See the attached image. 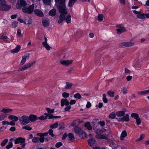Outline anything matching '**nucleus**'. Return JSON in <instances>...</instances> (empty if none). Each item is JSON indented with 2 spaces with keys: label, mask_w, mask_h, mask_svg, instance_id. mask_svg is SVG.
<instances>
[{
  "label": "nucleus",
  "mask_w": 149,
  "mask_h": 149,
  "mask_svg": "<svg viewBox=\"0 0 149 149\" xmlns=\"http://www.w3.org/2000/svg\"><path fill=\"white\" fill-rule=\"evenodd\" d=\"M42 134L41 133H38L37 135L40 136V137H34L32 139V141L34 143H37L39 142L43 143L44 141V138L43 136H41Z\"/></svg>",
  "instance_id": "0eeeda50"
},
{
  "label": "nucleus",
  "mask_w": 149,
  "mask_h": 149,
  "mask_svg": "<svg viewBox=\"0 0 149 149\" xmlns=\"http://www.w3.org/2000/svg\"><path fill=\"white\" fill-rule=\"evenodd\" d=\"M25 21L26 22V24H27L28 25L30 24H31L32 22V20L30 18H28L27 19H25Z\"/></svg>",
  "instance_id": "4d7b16f0"
},
{
  "label": "nucleus",
  "mask_w": 149,
  "mask_h": 149,
  "mask_svg": "<svg viewBox=\"0 0 149 149\" xmlns=\"http://www.w3.org/2000/svg\"><path fill=\"white\" fill-rule=\"evenodd\" d=\"M42 23L43 26L45 27L48 26L49 24V20L48 19H43L42 21Z\"/></svg>",
  "instance_id": "a878e982"
},
{
  "label": "nucleus",
  "mask_w": 149,
  "mask_h": 149,
  "mask_svg": "<svg viewBox=\"0 0 149 149\" xmlns=\"http://www.w3.org/2000/svg\"><path fill=\"white\" fill-rule=\"evenodd\" d=\"M26 5V2L23 0H19L18 1L16 5V8L18 9L21 8L24 13L31 14L32 13L34 10L33 4L29 6L28 7H25Z\"/></svg>",
  "instance_id": "f03ea898"
},
{
  "label": "nucleus",
  "mask_w": 149,
  "mask_h": 149,
  "mask_svg": "<svg viewBox=\"0 0 149 149\" xmlns=\"http://www.w3.org/2000/svg\"><path fill=\"white\" fill-rule=\"evenodd\" d=\"M0 10L2 11H8L11 8V6L6 4L5 0H0Z\"/></svg>",
  "instance_id": "39448f33"
},
{
  "label": "nucleus",
  "mask_w": 149,
  "mask_h": 149,
  "mask_svg": "<svg viewBox=\"0 0 149 149\" xmlns=\"http://www.w3.org/2000/svg\"><path fill=\"white\" fill-rule=\"evenodd\" d=\"M116 113L115 112H112L109 115V117L111 119H114L116 116Z\"/></svg>",
  "instance_id": "4c0bfd02"
},
{
  "label": "nucleus",
  "mask_w": 149,
  "mask_h": 149,
  "mask_svg": "<svg viewBox=\"0 0 149 149\" xmlns=\"http://www.w3.org/2000/svg\"><path fill=\"white\" fill-rule=\"evenodd\" d=\"M136 123L138 125H140L141 123V120L140 118L138 117V118H137L136 119H135Z\"/></svg>",
  "instance_id": "13d9d810"
},
{
  "label": "nucleus",
  "mask_w": 149,
  "mask_h": 149,
  "mask_svg": "<svg viewBox=\"0 0 149 149\" xmlns=\"http://www.w3.org/2000/svg\"><path fill=\"white\" fill-rule=\"evenodd\" d=\"M56 9H54L49 11V14L50 15L53 16L56 14Z\"/></svg>",
  "instance_id": "473e14b6"
},
{
  "label": "nucleus",
  "mask_w": 149,
  "mask_h": 149,
  "mask_svg": "<svg viewBox=\"0 0 149 149\" xmlns=\"http://www.w3.org/2000/svg\"><path fill=\"white\" fill-rule=\"evenodd\" d=\"M137 17L140 19H144L147 18V13H142L137 15Z\"/></svg>",
  "instance_id": "b1692460"
},
{
  "label": "nucleus",
  "mask_w": 149,
  "mask_h": 149,
  "mask_svg": "<svg viewBox=\"0 0 149 149\" xmlns=\"http://www.w3.org/2000/svg\"><path fill=\"white\" fill-rule=\"evenodd\" d=\"M30 120L29 116L24 115L20 118L19 121L21 124L25 125L30 123Z\"/></svg>",
  "instance_id": "423d86ee"
},
{
  "label": "nucleus",
  "mask_w": 149,
  "mask_h": 149,
  "mask_svg": "<svg viewBox=\"0 0 149 149\" xmlns=\"http://www.w3.org/2000/svg\"><path fill=\"white\" fill-rule=\"evenodd\" d=\"M49 134L52 136L53 137L54 136V134L53 133V131L51 129H50L48 131Z\"/></svg>",
  "instance_id": "bf43d9fd"
},
{
  "label": "nucleus",
  "mask_w": 149,
  "mask_h": 149,
  "mask_svg": "<svg viewBox=\"0 0 149 149\" xmlns=\"http://www.w3.org/2000/svg\"><path fill=\"white\" fill-rule=\"evenodd\" d=\"M25 139L24 138L22 137L16 138L14 137L13 138H11L10 139V141L13 142L14 141V143L15 144L20 143L22 148H23L26 145L25 143Z\"/></svg>",
  "instance_id": "20e7f679"
},
{
  "label": "nucleus",
  "mask_w": 149,
  "mask_h": 149,
  "mask_svg": "<svg viewBox=\"0 0 149 149\" xmlns=\"http://www.w3.org/2000/svg\"><path fill=\"white\" fill-rule=\"evenodd\" d=\"M34 12L36 15L39 17H42L44 16V13L40 10L39 9H35Z\"/></svg>",
  "instance_id": "dca6fc26"
},
{
  "label": "nucleus",
  "mask_w": 149,
  "mask_h": 149,
  "mask_svg": "<svg viewBox=\"0 0 149 149\" xmlns=\"http://www.w3.org/2000/svg\"><path fill=\"white\" fill-rule=\"evenodd\" d=\"M38 1H40V0H38ZM43 3L47 5H49L51 2L50 0H42Z\"/></svg>",
  "instance_id": "a18cd8bd"
},
{
  "label": "nucleus",
  "mask_w": 149,
  "mask_h": 149,
  "mask_svg": "<svg viewBox=\"0 0 149 149\" xmlns=\"http://www.w3.org/2000/svg\"><path fill=\"white\" fill-rule=\"evenodd\" d=\"M74 131L82 138H83L84 136H86V133L79 127H76L74 129Z\"/></svg>",
  "instance_id": "6e6552de"
},
{
  "label": "nucleus",
  "mask_w": 149,
  "mask_h": 149,
  "mask_svg": "<svg viewBox=\"0 0 149 149\" xmlns=\"http://www.w3.org/2000/svg\"><path fill=\"white\" fill-rule=\"evenodd\" d=\"M84 126L88 130H91L92 129V127L91 125L89 122H87L86 123L84 124Z\"/></svg>",
  "instance_id": "2f4dec72"
},
{
  "label": "nucleus",
  "mask_w": 149,
  "mask_h": 149,
  "mask_svg": "<svg viewBox=\"0 0 149 149\" xmlns=\"http://www.w3.org/2000/svg\"><path fill=\"white\" fill-rule=\"evenodd\" d=\"M13 110L9 108H3L0 110V112H2L4 114L8 113L12 111Z\"/></svg>",
  "instance_id": "aec40b11"
},
{
  "label": "nucleus",
  "mask_w": 149,
  "mask_h": 149,
  "mask_svg": "<svg viewBox=\"0 0 149 149\" xmlns=\"http://www.w3.org/2000/svg\"><path fill=\"white\" fill-rule=\"evenodd\" d=\"M134 43L131 42H123L121 43V46L122 47H128L132 46L134 45Z\"/></svg>",
  "instance_id": "a211bd4d"
},
{
  "label": "nucleus",
  "mask_w": 149,
  "mask_h": 149,
  "mask_svg": "<svg viewBox=\"0 0 149 149\" xmlns=\"http://www.w3.org/2000/svg\"><path fill=\"white\" fill-rule=\"evenodd\" d=\"M46 110L47 112L49 113V114L50 113H53L54 111V109H51L48 107L46 108Z\"/></svg>",
  "instance_id": "37998d69"
},
{
  "label": "nucleus",
  "mask_w": 149,
  "mask_h": 149,
  "mask_svg": "<svg viewBox=\"0 0 149 149\" xmlns=\"http://www.w3.org/2000/svg\"><path fill=\"white\" fill-rule=\"evenodd\" d=\"M17 36H22V35H21V31L20 29H18V30H17Z\"/></svg>",
  "instance_id": "0e129e2a"
},
{
  "label": "nucleus",
  "mask_w": 149,
  "mask_h": 149,
  "mask_svg": "<svg viewBox=\"0 0 149 149\" xmlns=\"http://www.w3.org/2000/svg\"><path fill=\"white\" fill-rule=\"evenodd\" d=\"M45 41L42 42L43 46L47 50H49L51 47L47 43L48 39L47 38L44 37Z\"/></svg>",
  "instance_id": "9d476101"
},
{
  "label": "nucleus",
  "mask_w": 149,
  "mask_h": 149,
  "mask_svg": "<svg viewBox=\"0 0 149 149\" xmlns=\"http://www.w3.org/2000/svg\"><path fill=\"white\" fill-rule=\"evenodd\" d=\"M66 85L64 86V88L65 89L70 88L72 86V84L71 83L66 82Z\"/></svg>",
  "instance_id": "72a5a7b5"
},
{
  "label": "nucleus",
  "mask_w": 149,
  "mask_h": 149,
  "mask_svg": "<svg viewBox=\"0 0 149 149\" xmlns=\"http://www.w3.org/2000/svg\"><path fill=\"white\" fill-rule=\"evenodd\" d=\"M144 137L145 135L144 134H141L140 135L139 137L136 140V142H138L141 141L144 138Z\"/></svg>",
  "instance_id": "c756f323"
},
{
  "label": "nucleus",
  "mask_w": 149,
  "mask_h": 149,
  "mask_svg": "<svg viewBox=\"0 0 149 149\" xmlns=\"http://www.w3.org/2000/svg\"><path fill=\"white\" fill-rule=\"evenodd\" d=\"M122 91L123 93L124 94H127V88L125 87H124L122 90Z\"/></svg>",
  "instance_id": "8fccbe9b"
},
{
  "label": "nucleus",
  "mask_w": 149,
  "mask_h": 149,
  "mask_svg": "<svg viewBox=\"0 0 149 149\" xmlns=\"http://www.w3.org/2000/svg\"><path fill=\"white\" fill-rule=\"evenodd\" d=\"M44 114L46 116H47V117H48L49 119L52 118H57L60 117V116H53L52 114L49 113H45Z\"/></svg>",
  "instance_id": "6ab92c4d"
},
{
  "label": "nucleus",
  "mask_w": 149,
  "mask_h": 149,
  "mask_svg": "<svg viewBox=\"0 0 149 149\" xmlns=\"http://www.w3.org/2000/svg\"><path fill=\"white\" fill-rule=\"evenodd\" d=\"M130 71L127 68H125V73H129L130 74Z\"/></svg>",
  "instance_id": "69168bd1"
},
{
  "label": "nucleus",
  "mask_w": 149,
  "mask_h": 149,
  "mask_svg": "<svg viewBox=\"0 0 149 149\" xmlns=\"http://www.w3.org/2000/svg\"><path fill=\"white\" fill-rule=\"evenodd\" d=\"M102 99L104 102L105 103H107L108 102V100L106 97V94H103Z\"/></svg>",
  "instance_id": "603ef678"
},
{
  "label": "nucleus",
  "mask_w": 149,
  "mask_h": 149,
  "mask_svg": "<svg viewBox=\"0 0 149 149\" xmlns=\"http://www.w3.org/2000/svg\"><path fill=\"white\" fill-rule=\"evenodd\" d=\"M71 107L70 105H68L65 108V111H69L71 109Z\"/></svg>",
  "instance_id": "5fc2aeb1"
},
{
  "label": "nucleus",
  "mask_w": 149,
  "mask_h": 149,
  "mask_svg": "<svg viewBox=\"0 0 149 149\" xmlns=\"http://www.w3.org/2000/svg\"><path fill=\"white\" fill-rule=\"evenodd\" d=\"M30 120L29 122H33L38 120V117L33 114H31L29 116Z\"/></svg>",
  "instance_id": "f3484780"
},
{
  "label": "nucleus",
  "mask_w": 149,
  "mask_h": 149,
  "mask_svg": "<svg viewBox=\"0 0 149 149\" xmlns=\"http://www.w3.org/2000/svg\"><path fill=\"white\" fill-rule=\"evenodd\" d=\"M8 141L7 139H5L4 140L1 144V146L2 147L4 146Z\"/></svg>",
  "instance_id": "09e8293b"
},
{
  "label": "nucleus",
  "mask_w": 149,
  "mask_h": 149,
  "mask_svg": "<svg viewBox=\"0 0 149 149\" xmlns=\"http://www.w3.org/2000/svg\"><path fill=\"white\" fill-rule=\"evenodd\" d=\"M58 126V123L57 122L53 124L50 126V127L52 129L56 128Z\"/></svg>",
  "instance_id": "c03bdc74"
},
{
  "label": "nucleus",
  "mask_w": 149,
  "mask_h": 149,
  "mask_svg": "<svg viewBox=\"0 0 149 149\" xmlns=\"http://www.w3.org/2000/svg\"><path fill=\"white\" fill-rule=\"evenodd\" d=\"M8 118L13 121L17 122L19 120L18 117L16 116L11 115H10L8 117Z\"/></svg>",
  "instance_id": "5701e85b"
},
{
  "label": "nucleus",
  "mask_w": 149,
  "mask_h": 149,
  "mask_svg": "<svg viewBox=\"0 0 149 149\" xmlns=\"http://www.w3.org/2000/svg\"><path fill=\"white\" fill-rule=\"evenodd\" d=\"M7 115L6 114L1 113L0 114V121H2L5 119Z\"/></svg>",
  "instance_id": "7c9ffc66"
},
{
  "label": "nucleus",
  "mask_w": 149,
  "mask_h": 149,
  "mask_svg": "<svg viewBox=\"0 0 149 149\" xmlns=\"http://www.w3.org/2000/svg\"><path fill=\"white\" fill-rule=\"evenodd\" d=\"M74 97L75 98L78 100H80L82 98L81 96L79 93L75 94L74 95Z\"/></svg>",
  "instance_id": "e433bc0d"
},
{
  "label": "nucleus",
  "mask_w": 149,
  "mask_h": 149,
  "mask_svg": "<svg viewBox=\"0 0 149 149\" xmlns=\"http://www.w3.org/2000/svg\"><path fill=\"white\" fill-rule=\"evenodd\" d=\"M66 22L67 24L70 23L71 22V16L70 15H68L65 17V19Z\"/></svg>",
  "instance_id": "cd10ccee"
},
{
  "label": "nucleus",
  "mask_w": 149,
  "mask_h": 149,
  "mask_svg": "<svg viewBox=\"0 0 149 149\" xmlns=\"http://www.w3.org/2000/svg\"><path fill=\"white\" fill-rule=\"evenodd\" d=\"M18 21H19L21 23H23L24 24H26V22L25 21H24L23 19L20 18H18Z\"/></svg>",
  "instance_id": "e2e57ef3"
},
{
  "label": "nucleus",
  "mask_w": 149,
  "mask_h": 149,
  "mask_svg": "<svg viewBox=\"0 0 149 149\" xmlns=\"http://www.w3.org/2000/svg\"><path fill=\"white\" fill-rule=\"evenodd\" d=\"M69 104V102L67 99L62 98L61 101V105L62 107H63L65 105L68 106Z\"/></svg>",
  "instance_id": "2eb2a0df"
},
{
  "label": "nucleus",
  "mask_w": 149,
  "mask_h": 149,
  "mask_svg": "<svg viewBox=\"0 0 149 149\" xmlns=\"http://www.w3.org/2000/svg\"><path fill=\"white\" fill-rule=\"evenodd\" d=\"M116 27L118 28L116 29V31L118 35H120L123 32L126 31V29L125 28L120 25H116Z\"/></svg>",
  "instance_id": "9b49d317"
},
{
  "label": "nucleus",
  "mask_w": 149,
  "mask_h": 149,
  "mask_svg": "<svg viewBox=\"0 0 149 149\" xmlns=\"http://www.w3.org/2000/svg\"><path fill=\"white\" fill-rule=\"evenodd\" d=\"M13 144L12 142L11 141L8 143V144L7 145L6 147L7 149H9L12 148L13 146Z\"/></svg>",
  "instance_id": "de8ad7c7"
},
{
  "label": "nucleus",
  "mask_w": 149,
  "mask_h": 149,
  "mask_svg": "<svg viewBox=\"0 0 149 149\" xmlns=\"http://www.w3.org/2000/svg\"><path fill=\"white\" fill-rule=\"evenodd\" d=\"M122 118L123 122H124V121H128L129 119V115L128 114H126L124 116H123L122 117Z\"/></svg>",
  "instance_id": "c85d7f7f"
},
{
  "label": "nucleus",
  "mask_w": 149,
  "mask_h": 149,
  "mask_svg": "<svg viewBox=\"0 0 149 149\" xmlns=\"http://www.w3.org/2000/svg\"><path fill=\"white\" fill-rule=\"evenodd\" d=\"M104 16L102 14H100L98 16V20L99 21H102L104 19Z\"/></svg>",
  "instance_id": "79ce46f5"
},
{
  "label": "nucleus",
  "mask_w": 149,
  "mask_h": 149,
  "mask_svg": "<svg viewBox=\"0 0 149 149\" xmlns=\"http://www.w3.org/2000/svg\"><path fill=\"white\" fill-rule=\"evenodd\" d=\"M18 25V24L17 22L16 21L14 22L11 23L10 26L11 28H15Z\"/></svg>",
  "instance_id": "c9c22d12"
},
{
  "label": "nucleus",
  "mask_w": 149,
  "mask_h": 149,
  "mask_svg": "<svg viewBox=\"0 0 149 149\" xmlns=\"http://www.w3.org/2000/svg\"><path fill=\"white\" fill-rule=\"evenodd\" d=\"M76 103V101L75 100H71L69 102V104L70 105H73Z\"/></svg>",
  "instance_id": "680f3d73"
},
{
  "label": "nucleus",
  "mask_w": 149,
  "mask_h": 149,
  "mask_svg": "<svg viewBox=\"0 0 149 149\" xmlns=\"http://www.w3.org/2000/svg\"><path fill=\"white\" fill-rule=\"evenodd\" d=\"M125 111H126L125 110L117 111L116 113V115L118 117L123 116L125 114Z\"/></svg>",
  "instance_id": "4be33fe9"
},
{
  "label": "nucleus",
  "mask_w": 149,
  "mask_h": 149,
  "mask_svg": "<svg viewBox=\"0 0 149 149\" xmlns=\"http://www.w3.org/2000/svg\"><path fill=\"white\" fill-rule=\"evenodd\" d=\"M36 62L35 61L31 62L30 63H26L22 67L19 68L18 69V70L19 71H22L23 70H24L30 67L33 65V64L35 63Z\"/></svg>",
  "instance_id": "1a4fd4ad"
},
{
  "label": "nucleus",
  "mask_w": 149,
  "mask_h": 149,
  "mask_svg": "<svg viewBox=\"0 0 149 149\" xmlns=\"http://www.w3.org/2000/svg\"><path fill=\"white\" fill-rule=\"evenodd\" d=\"M62 144H63L61 142H58L56 144V147L57 148H58L62 146Z\"/></svg>",
  "instance_id": "052dcab7"
},
{
  "label": "nucleus",
  "mask_w": 149,
  "mask_h": 149,
  "mask_svg": "<svg viewBox=\"0 0 149 149\" xmlns=\"http://www.w3.org/2000/svg\"><path fill=\"white\" fill-rule=\"evenodd\" d=\"M68 136L70 141L73 140L74 139V137L73 134L71 133H69Z\"/></svg>",
  "instance_id": "49530a36"
},
{
  "label": "nucleus",
  "mask_w": 149,
  "mask_h": 149,
  "mask_svg": "<svg viewBox=\"0 0 149 149\" xmlns=\"http://www.w3.org/2000/svg\"><path fill=\"white\" fill-rule=\"evenodd\" d=\"M21 47L20 46L18 45L15 48L11 50L10 51V52L11 53L15 54V53H17L19 52Z\"/></svg>",
  "instance_id": "412c9836"
},
{
  "label": "nucleus",
  "mask_w": 149,
  "mask_h": 149,
  "mask_svg": "<svg viewBox=\"0 0 149 149\" xmlns=\"http://www.w3.org/2000/svg\"><path fill=\"white\" fill-rule=\"evenodd\" d=\"M22 129H25L27 130L30 131L31 130L32 128L29 125H26L25 126L23 127H22Z\"/></svg>",
  "instance_id": "3c124183"
},
{
  "label": "nucleus",
  "mask_w": 149,
  "mask_h": 149,
  "mask_svg": "<svg viewBox=\"0 0 149 149\" xmlns=\"http://www.w3.org/2000/svg\"><path fill=\"white\" fill-rule=\"evenodd\" d=\"M96 132L97 133H104V134H97L95 136L96 138L98 139H107V136L109 135L110 132V131L109 127L107 129H102L100 130H96Z\"/></svg>",
  "instance_id": "7ed1b4c3"
},
{
  "label": "nucleus",
  "mask_w": 149,
  "mask_h": 149,
  "mask_svg": "<svg viewBox=\"0 0 149 149\" xmlns=\"http://www.w3.org/2000/svg\"><path fill=\"white\" fill-rule=\"evenodd\" d=\"M62 96L64 98L66 99L70 96V94L68 93L64 92L62 93Z\"/></svg>",
  "instance_id": "f704fd0d"
},
{
  "label": "nucleus",
  "mask_w": 149,
  "mask_h": 149,
  "mask_svg": "<svg viewBox=\"0 0 149 149\" xmlns=\"http://www.w3.org/2000/svg\"><path fill=\"white\" fill-rule=\"evenodd\" d=\"M77 0H70L68 3L69 7L72 6Z\"/></svg>",
  "instance_id": "58836bf2"
},
{
  "label": "nucleus",
  "mask_w": 149,
  "mask_h": 149,
  "mask_svg": "<svg viewBox=\"0 0 149 149\" xmlns=\"http://www.w3.org/2000/svg\"><path fill=\"white\" fill-rule=\"evenodd\" d=\"M98 123L100 124V125L102 127L104 126L105 125V123L103 121H100L98 122Z\"/></svg>",
  "instance_id": "338daca9"
},
{
  "label": "nucleus",
  "mask_w": 149,
  "mask_h": 149,
  "mask_svg": "<svg viewBox=\"0 0 149 149\" xmlns=\"http://www.w3.org/2000/svg\"><path fill=\"white\" fill-rule=\"evenodd\" d=\"M127 135V132L125 130L123 131L121 133L120 136V139L121 140H123L124 139V138Z\"/></svg>",
  "instance_id": "393cba45"
},
{
  "label": "nucleus",
  "mask_w": 149,
  "mask_h": 149,
  "mask_svg": "<svg viewBox=\"0 0 149 149\" xmlns=\"http://www.w3.org/2000/svg\"><path fill=\"white\" fill-rule=\"evenodd\" d=\"M55 2L56 4L59 3L58 9L59 12L61 14L59 16V19L58 21V23L60 24L65 19V15L68 13L66 9L65 0H56Z\"/></svg>",
  "instance_id": "f257e3e1"
},
{
  "label": "nucleus",
  "mask_w": 149,
  "mask_h": 149,
  "mask_svg": "<svg viewBox=\"0 0 149 149\" xmlns=\"http://www.w3.org/2000/svg\"><path fill=\"white\" fill-rule=\"evenodd\" d=\"M132 77L130 76H128L126 77V79L127 81H130L132 79Z\"/></svg>",
  "instance_id": "774afa93"
},
{
  "label": "nucleus",
  "mask_w": 149,
  "mask_h": 149,
  "mask_svg": "<svg viewBox=\"0 0 149 149\" xmlns=\"http://www.w3.org/2000/svg\"><path fill=\"white\" fill-rule=\"evenodd\" d=\"M73 61L72 60H61L60 61V63L65 66L71 64Z\"/></svg>",
  "instance_id": "ddd939ff"
},
{
  "label": "nucleus",
  "mask_w": 149,
  "mask_h": 149,
  "mask_svg": "<svg viewBox=\"0 0 149 149\" xmlns=\"http://www.w3.org/2000/svg\"><path fill=\"white\" fill-rule=\"evenodd\" d=\"M29 54H26L22 56L20 64L22 65L24 64L26 60L29 58Z\"/></svg>",
  "instance_id": "4468645a"
},
{
  "label": "nucleus",
  "mask_w": 149,
  "mask_h": 149,
  "mask_svg": "<svg viewBox=\"0 0 149 149\" xmlns=\"http://www.w3.org/2000/svg\"><path fill=\"white\" fill-rule=\"evenodd\" d=\"M137 93L138 95H143L146 94L145 90L138 91L137 92Z\"/></svg>",
  "instance_id": "864d4df0"
},
{
  "label": "nucleus",
  "mask_w": 149,
  "mask_h": 149,
  "mask_svg": "<svg viewBox=\"0 0 149 149\" xmlns=\"http://www.w3.org/2000/svg\"><path fill=\"white\" fill-rule=\"evenodd\" d=\"M108 94L111 97H113L114 95V92L113 91H108L107 92Z\"/></svg>",
  "instance_id": "a19ab883"
},
{
  "label": "nucleus",
  "mask_w": 149,
  "mask_h": 149,
  "mask_svg": "<svg viewBox=\"0 0 149 149\" xmlns=\"http://www.w3.org/2000/svg\"><path fill=\"white\" fill-rule=\"evenodd\" d=\"M131 117L134 118L135 119L139 117V115L136 113H132L131 115Z\"/></svg>",
  "instance_id": "ea45409f"
},
{
  "label": "nucleus",
  "mask_w": 149,
  "mask_h": 149,
  "mask_svg": "<svg viewBox=\"0 0 149 149\" xmlns=\"http://www.w3.org/2000/svg\"><path fill=\"white\" fill-rule=\"evenodd\" d=\"M141 64L138 60L134 61L132 63V66L135 69L139 70L141 68Z\"/></svg>",
  "instance_id": "f8f14e48"
},
{
  "label": "nucleus",
  "mask_w": 149,
  "mask_h": 149,
  "mask_svg": "<svg viewBox=\"0 0 149 149\" xmlns=\"http://www.w3.org/2000/svg\"><path fill=\"white\" fill-rule=\"evenodd\" d=\"M88 144L91 147H93L95 144V141L93 139H89L88 141Z\"/></svg>",
  "instance_id": "bb28decb"
},
{
  "label": "nucleus",
  "mask_w": 149,
  "mask_h": 149,
  "mask_svg": "<svg viewBox=\"0 0 149 149\" xmlns=\"http://www.w3.org/2000/svg\"><path fill=\"white\" fill-rule=\"evenodd\" d=\"M47 118V116H41L40 117H38V119H39L40 120H46Z\"/></svg>",
  "instance_id": "6e6d98bb"
}]
</instances>
